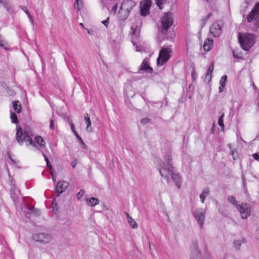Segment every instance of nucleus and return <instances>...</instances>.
I'll use <instances>...</instances> for the list:
<instances>
[{
  "label": "nucleus",
  "instance_id": "26",
  "mask_svg": "<svg viewBox=\"0 0 259 259\" xmlns=\"http://www.w3.org/2000/svg\"><path fill=\"white\" fill-rule=\"evenodd\" d=\"M131 30L132 35L138 36L140 32V27L137 25H132L131 26Z\"/></svg>",
  "mask_w": 259,
  "mask_h": 259
},
{
  "label": "nucleus",
  "instance_id": "42",
  "mask_svg": "<svg viewBox=\"0 0 259 259\" xmlns=\"http://www.w3.org/2000/svg\"><path fill=\"white\" fill-rule=\"evenodd\" d=\"M77 160L76 159H74L72 162H71V165L73 168H74L76 164H77Z\"/></svg>",
  "mask_w": 259,
  "mask_h": 259
},
{
  "label": "nucleus",
  "instance_id": "48",
  "mask_svg": "<svg viewBox=\"0 0 259 259\" xmlns=\"http://www.w3.org/2000/svg\"><path fill=\"white\" fill-rule=\"evenodd\" d=\"M27 16H28V18H29V20H30V22L31 23V24H32V25H34L33 20V19H32V17L31 16L30 14H29V15H27Z\"/></svg>",
  "mask_w": 259,
  "mask_h": 259
},
{
  "label": "nucleus",
  "instance_id": "19",
  "mask_svg": "<svg viewBox=\"0 0 259 259\" xmlns=\"http://www.w3.org/2000/svg\"><path fill=\"white\" fill-rule=\"evenodd\" d=\"M214 68V63L212 62L211 63L210 65L209 66V67L207 71V74L205 76V81L207 82H209L211 80L212 77V73L213 70Z\"/></svg>",
  "mask_w": 259,
  "mask_h": 259
},
{
  "label": "nucleus",
  "instance_id": "39",
  "mask_svg": "<svg viewBox=\"0 0 259 259\" xmlns=\"http://www.w3.org/2000/svg\"><path fill=\"white\" fill-rule=\"evenodd\" d=\"M150 121V119L148 118H143L141 120V123L143 125H145Z\"/></svg>",
  "mask_w": 259,
  "mask_h": 259
},
{
  "label": "nucleus",
  "instance_id": "21",
  "mask_svg": "<svg viewBox=\"0 0 259 259\" xmlns=\"http://www.w3.org/2000/svg\"><path fill=\"white\" fill-rule=\"evenodd\" d=\"M213 47V41L212 39L209 38L206 39L203 45V49L205 51H209Z\"/></svg>",
  "mask_w": 259,
  "mask_h": 259
},
{
  "label": "nucleus",
  "instance_id": "13",
  "mask_svg": "<svg viewBox=\"0 0 259 259\" xmlns=\"http://www.w3.org/2000/svg\"><path fill=\"white\" fill-rule=\"evenodd\" d=\"M191 259H211V256L208 254H204L202 256L198 250L197 247L195 246L191 252Z\"/></svg>",
  "mask_w": 259,
  "mask_h": 259
},
{
  "label": "nucleus",
  "instance_id": "62",
  "mask_svg": "<svg viewBox=\"0 0 259 259\" xmlns=\"http://www.w3.org/2000/svg\"><path fill=\"white\" fill-rule=\"evenodd\" d=\"M55 200V199H54L52 201L53 204H54Z\"/></svg>",
  "mask_w": 259,
  "mask_h": 259
},
{
  "label": "nucleus",
  "instance_id": "15",
  "mask_svg": "<svg viewBox=\"0 0 259 259\" xmlns=\"http://www.w3.org/2000/svg\"><path fill=\"white\" fill-rule=\"evenodd\" d=\"M136 6V3L132 0H124L121 5L122 9L130 12L133 8Z\"/></svg>",
  "mask_w": 259,
  "mask_h": 259
},
{
  "label": "nucleus",
  "instance_id": "47",
  "mask_svg": "<svg viewBox=\"0 0 259 259\" xmlns=\"http://www.w3.org/2000/svg\"><path fill=\"white\" fill-rule=\"evenodd\" d=\"M27 16H28V18H29V20H30V22L31 23V24H32V25H34L33 20V19H32V17L31 16L30 14H29V15H27Z\"/></svg>",
  "mask_w": 259,
  "mask_h": 259
},
{
  "label": "nucleus",
  "instance_id": "41",
  "mask_svg": "<svg viewBox=\"0 0 259 259\" xmlns=\"http://www.w3.org/2000/svg\"><path fill=\"white\" fill-rule=\"evenodd\" d=\"M102 23L107 28L109 24V18L108 17L106 20L102 21Z\"/></svg>",
  "mask_w": 259,
  "mask_h": 259
},
{
  "label": "nucleus",
  "instance_id": "9",
  "mask_svg": "<svg viewBox=\"0 0 259 259\" xmlns=\"http://www.w3.org/2000/svg\"><path fill=\"white\" fill-rule=\"evenodd\" d=\"M150 59L149 58H145L138 69V72L141 73L142 71L152 73L153 72V69L150 66L149 63Z\"/></svg>",
  "mask_w": 259,
  "mask_h": 259
},
{
  "label": "nucleus",
  "instance_id": "45",
  "mask_svg": "<svg viewBox=\"0 0 259 259\" xmlns=\"http://www.w3.org/2000/svg\"><path fill=\"white\" fill-rule=\"evenodd\" d=\"M252 156L254 159L259 161V154L255 153L252 155Z\"/></svg>",
  "mask_w": 259,
  "mask_h": 259
},
{
  "label": "nucleus",
  "instance_id": "63",
  "mask_svg": "<svg viewBox=\"0 0 259 259\" xmlns=\"http://www.w3.org/2000/svg\"><path fill=\"white\" fill-rule=\"evenodd\" d=\"M257 231H258V233H259V230H257Z\"/></svg>",
  "mask_w": 259,
  "mask_h": 259
},
{
  "label": "nucleus",
  "instance_id": "1",
  "mask_svg": "<svg viewBox=\"0 0 259 259\" xmlns=\"http://www.w3.org/2000/svg\"><path fill=\"white\" fill-rule=\"evenodd\" d=\"M16 137L20 145L25 142L27 145L35 147H36L35 143H36L41 149L45 148L46 145V142L40 136H36L34 137L35 142H33L32 138L34 137V134L29 127H25L23 130L21 127L17 126Z\"/></svg>",
  "mask_w": 259,
  "mask_h": 259
},
{
  "label": "nucleus",
  "instance_id": "55",
  "mask_svg": "<svg viewBox=\"0 0 259 259\" xmlns=\"http://www.w3.org/2000/svg\"><path fill=\"white\" fill-rule=\"evenodd\" d=\"M52 178L53 182H55L56 181V178L55 177V176L53 175V174L52 173Z\"/></svg>",
  "mask_w": 259,
  "mask_h": 259
},
{
  "label": "nucleus",
  "instance_id": "58",
  "mask_svg": "<svg viewBox=\"0 0 259 259\" xmlns=\"http://www.w3.org/2000/svg\"><path fill=\"white\" fill-rule=\"evenodd\" d=\"M211 132L212 133H213V132H214V129H213V127H212V128L211 129Z\"/></svg>",
  "mask_w": 259,
  "mask_h": 259
},
{
  "label": "nucleus",
  "instance_id": "6",
  "mask_svg": "<svg viewBox=\"0 0 259 259\" xmlns=\"http://www.w3.org/2000/svg\"><path fill=\"white\" fill-rule=\"evenodd\" d=\"M193 215L202 229L205 219V210L202 208H197L193 212Z\"/></svg>",
  "mask_w": 259,
  "mask_h": 259
},
{
  "label": "nucleus",
  "instance_id": "27",
  "mask_svg": "<svg viewBox=\"0 0 259 259\" xmlns=\"http://www.w3.org/2000/svg\"><path fill=\"white\" fill-rule=\"evenodd\" d=\"M224 114L223 113L219 118L218 119V124L221 127V129L223 130L224 129Z\"/></svg>",
  "mask_w": 259,
  "mask_h": 259
},
{
  "label": "nucleus",
  "instance_id": "16",
  "mask_svg": "<svg viewBox=\"0 0 259 259\" xmlns=\"http://www.w3.org/2000/svg\"><path fill=\"white\" fill-rule=\"evenodd\" d=\"M10 185H11V197L13 199L14 201L17 199V197L20 194V191L18 189H17L15 185L13 183V179H10Z\"/></svg>",
  "mask_w": 259,
  "mask_h": 259
},
{
  "label": "nucleus",
  "instance_id": "43",
  "mask_svg": "<svg viewBox=\"0 0 259 259\" xmlns=\"http://www.w3.org/2000/svg\"><path fill=\"white\" fill-rule=\"evenodd\" d=\"M33 213H35L37 215H39L40 214V212L39 210L35 209L34 208L31 210Z\"/></svg>",
  "mask_w": 259,
  "mask_h": 259
},
{
  "label": "nucleus",
  "instance_id": "30",
  "mask_svg": "<svg viewBox=\"0 0 259 259\" xmlns=\"http://www.w3.org/2000/svg\"><path fill=\"white\" fill-rule=\"evenodd\" d=\"M10 117H11L12 122L13 123H18V119H17V116L16 114L14 112H12L11 113V116H10Z\"/></svg>",
  "mask_w": 259,
  "mask_h": 259
},
{
  "label": "nucleus",
  "instance_id": "11",
  "mask_svg": "<svg viewBox=\"0 0 259 259\" xmlns=\"http://www.w3.org/2000/svg\"><path fill=\"white\" fill-rule=\"evenodd\" d=\"M152 2L151 0H144L140 3L141 14L145 16L149 13V9L151 7Z\"/></svg>",
  "mask_w": 259,
  "mask_h": 259
},
{
  "label": "nucleus",
  "instance_id": "35",
  "mask_svg": "<svg viewBox=\"0 0 259 259\" xmlns=\"http://www.w3.org/2000/svg\"><path fill=\"white\" fill-rule=\"evenodd\" d=\"M227 79V76L226 75L223 76L220 81V84L223 85L225 86Z\"/></svg>",
  "mask_w": 259,
  "mask_h": 259
},
{
  "label": "nucleus",
  "instance_id": "18",
  "mask_svg": "<svg viewBox=\"0 0 259 259\" xmlns=\"http://www.w3.org/2000/svg\"><path fill=\"white\" fill-rule=\"evenodd\" d=\"M130 12L126 11L125 10L122 9V8L120 7L119 10L118 12V17L122 21H124L127 18Z\"/></svg>",
  "mask_w": 259,
  "mask_h": 259
},
{
  "label": "nucleus",
  "instance_id": "51",
  "mask_svg": "<svg viewBox=\"0 0 259 259\" xmlns=\"http://www.w3.org/2000/svg\"><path fill=\"white\" fill-rule=\"evenodd\" d=\"M43 156L45 158V161H46V162L49 163V162H50V161H49V160L48 158L47 157V156L44 153H43Z\"/></svg>",
  "mask_w": 259,
  "mask_h": 259
},
{
  "label": "nucleus",
  "instance_id": "37",
  "mask_svg": "<svg viewBox=\"0 0 259 259\" xmlns=\"http://www.w3.org/2000/svg\"><path fill=\"white\" fill-rule=\"evenodd\" d=\"M84 191L82 190H80V191L76 194V198L78 200H80L84 195Z\"/></svg>",
  "mask_w": 259,
  "mask_h": 259
},
{
  "label": "nucleus",
  "instance_id": "56",
  "mask_svg": "<svg viewBox=\"0 0 259 259\" xmlns=\"http://www.w3.org/2000/svg\"><path fill=\"white\" fill-rule=\"evenodd\" d=\"M117 9V5H115L113 8V10H114V11H115Z\"/></svg>",
  "mask_w": 259,
  "mask_h": 259
},
{
  "label": "nucleus",
  "instance_id": "33",
  "mask_svg": "<svg viewBox=\"0 0 259 259\" xmlns=\"http://www.w3.org/2000/svg\"><path fill=\"white\" fill-rule=\"evenodd\" d=\"M82 0H76L75 4L74 5V7H75V8H76V7L77 6V8H78V10H80L81 7H82Z\"/></svg>",
  "mask_w": 259,
  "mask_h": 259
},
{
  "label": "nucleus",
  "instance_id": "4",
  "mask_svg": "<svg viewBox=\"0 0 259 259\" xmlns=\"http://www.w3.org/2000/svg\"><path fill=\"white\" fill-rule=\"evenodd\" d=\"M174 19L171 13H165L161 19V26L159 28L160 33L165 34L172 25Z\"/></svg>",
  "mask_w": 259,
  "mask_h": 259
},
{
  "label": "nucleus",
  "instance_id": "5",
  "mask_svg": "<svg viewBox=\"0 0 259 259\" xmlns=\"http://www.w3.org/2000/svg\"><path fill=\"white\" fill-rule=\"evenodd\" d=\"M171 55V50L169 48L163 47L159 54L157 59V64L159 66H162L169 59Z\"/></svg>",
  "mask_w": 259,
  "mask_h": 259
},
{
  "label": "nucleus",
  "instance_id": "3",
  "mask_svg": "<svg viewBox=\"0 0 259 259\" xmlns=\"http://www.w3.org/2000/svg\"><path fill=\"white\" fill-rule=\"evenodd\" d=\"M238 40L241 48L245 51L249 50L255 42L254 35L248 33H239Z\"/></svg>",
  "mask_w": 259,
  "mask_h": 259
},
{
  "label": "nucleus",
  "instance_id": "22",
  "mask_svg": "<svg viewBox=\"0 0 259 259\" xmlns=\"http://www.w3.org/2000/svg\"><path fill=\"white\" fill-rule=\"evenodd\" d=\"M127 216V222L130 226L133 229H137L138 227L137 222L129 215L128 213H126Z\"/></svg>",
  "mask_w": 259,
  "mask_h": 259
},
{
  "label": "nucleus",
  "instance_id": "23",
  "mask_svg": "<svg viewBox=\"0 0 259 259\" xmlns=\"http://www.w3.org/2000/svg\"><path fill=\"white\" fill-rule=\"evenodd\" d=\"M13 108L15 112L20 113L22 110V106L18 101H14L12 102Z\"/></svg>",
  "mask_w": 259,
  "mask_h": 259
},
{
  "label": "nucleus",
  "instance_id": "25",
  "mask_svg": "<svg viewBox=\"0 0 259 259\" xmlns=\"http://www.w3.org/2000/svg\"><path fill=\"white\" fill-rule=\"evenodd\" d=\"M209 189L208 188H204L200 195V199L202 203H203L205 200V197L209 194Z\"/></svg>",
  "mask_w": 259,
  "mask_h": 259
},
{
  "label": "nucleus",
  "instance_id": "44",
  "mask_svg": "<svg viewBox=\"0 0 259 259\" xmlns=\"http://www.w3.org/2000/svg\"><path fill=\"white\" fill-rule=\"evenodd\" d=\"M20 8L26 14V15H29V14H30L28 11L26 9L25 7L20 6Z\"/></svg>",
  "mask_w": 259,
  "mask_h": 259
},
{
  "label": "nucleus",
  "instance_id": "28",
  "mask_svg": "<svg viewBox=\"0 0 259 259\" xmlns=\"http://www.w3.org/2000/svg\"><path fill=\"white\" fill-rule=\"evenodd\" d=\"M228 147L231 150L230 154L233 156V159L235 160L237 157V151L234 149L232 148L231 144H229Z\"/></svg>",
  "mask_w": 259,
  "mask_h": 259
},
{
  "label": "nucleus",
  "instance_id": "50",
  "mask_svg": "<svg viewBox=\"0 0 259 259\" xmlns=\"http://www.w3.org/2000/svg\"><path fill=\"white\" fill-rule=\"evenodd\" d=\"M225 85H220L219 87V92L221 93L223 91L224 88H225Z\"/></svg>",
  "mask_w": 259,
  "mask_h": 259
},
{
  "label": "nucleus",
  "instance_id": "40",
  "mask_svg": "<svg viewBox=\"0 0 259 259\" xmlns=\"http://www.w3.org/2000/svg\"><path fill=\"white\" fill-rule=\"evenodd\" d=\"M210 15H211L210 13L208 14V15L205 18H203L202 20V27L204 26V25L205 24V23H206L208 19L209 18V17H210Z\"/></svg>",
  "mask_w": 259,
  "mask_h": 259
},
{
  "label": "nucleus",
  "instance_id": "2",
  "mask_svg": "<svg viewBox=\"0 0 259 259\" xmlns=\"http://www.w3.org/2000/svg\"><path fill=\"white\" fill-rule=\"evenodd\" d=\"M171 155L168 153L165 156L162 164L158 167L159 172L162 177L165 179L168 183L172 180L178 189L181 187V177L178 174L174 172V167L171 162Z\"/></svg>",
  "mask_w": 259,
  "mask_h": 259
},
{
  "label": "nucleus",
  "instance_id": "12",
  "mask_svg": "<svg viewBox=\"0 0 259 259\" xmlns=\"http://www.w3.org/2000/svg\"><path fill=\"white\" fill-rule=\"evenodd\" d=\"M222 28L221 23L217 22L211 26L209 31L214 37H218L222 33Z\"/></svg>",
  "mask_w": 259,
  "mask_h": 259
},
{
  "label": "nucleus",
  "instance_id": "38",
  "mask_svg": "<svg viewBox=\"0 0 259 259\" xmlns=\"http://www.w3.org/2000/svg\"><path fill=\"white\" fill-rule=\"evenodd\" d=\"M164 0H155L157 6L160 9H162V5L163 4Z\"/></svg>",
  "mask_w": 259,
  "mask_h": 259
},
{
  "label": "nucleus",
  "instance_id": "7",
  "mask_svg": "<svg viewBox=\"0 0 259 259\" xmlns=\"http://www.w3.org/2000/svg\"><path fill=\"white\" fill-rule=\"evenodd\" d=\"M247 21H255L256 25L259 27V2L257 3L247 17Z\"/></svg>",
  "mask_w": 259,
  "mask_h": 259
},
{
  "label": "nucleus",
  "instance_id": "60",
  "mask_svg": "<svg viewBox=\"0 0 259 259\" xmlns=\"http://www.w3.org/2000/svg\"><path fill=\"white\" fill-rule=\"evenodd\" d=\"M88 32L89 34H91V31H90L89 30H88Z\"/></svg>",
  "mask_w": 259,
  "mask_h": 259
},
{
  "label": "nucleus",
  "instance_id": "54",
  "mask_svg": "<svg viewBox=\"0 0 259 259\" xmlns=\"http://www.w3.org/2000/svg\"><path fill=\"white\" fill-rule=\"evenodd\" d=\"M74 134L75 135L77 139L79 138L80 136L78 135V134L77 133L76 131H74Z\"/></svg>",
  "mask_w": 259,
  "mask_h": 259
},
{
  "label": "nucleus",
  "instance_id": "20",
  "mask_svg": "<svg viewBox=\"0 0 259 259\" xmlns=\"http://www.w3.org/2000/svg\"><path fill=\"white\" fill-rule=\"evenodd\" d=\"M84 119L87 124L86 131L88 132H92L93 129L91 127V121L90 120V115L88 113H85L84 115Z\"/></svg>",
  "mask_w": 259,
  "mask_h": 259
},
{
  "label": "nucleus",
  "instance_id": "59",
  "mask_svg": "<svg viewBox=\"0 0 259 259\" xmlns=\"http://www.w3.org/2000/svg\"><path fill=\"white\" fill-rule=\"evenodd\" d=\"M78 139L79 140V142H80L81 141H82V139L80 138V137H79V138H78Z\"/></svg>",
  "mask_w": 259,
  "mask_h": 259
},
{
  "label": "nucleus",
  "instance_id": "32",
  "mask_svg": "<svg viewBox=\"0 0 259 259\" xmlns=\"http://www.w3.org/2000/svg\"><path fill=\"white\" fill-rule=\"evenodd\" d=\"M7 42L5 41L4 39H3L2 36L0 35V46L2 48H4L5 49L7 50Z\"/></svg>",
  "mask_w": 259,
  "mask_h": 259
},
{
  "label": "nucleus",
  "instance_id": "57",
  "mask_svg": "<svg viewBox=\"0 0 259 259\" xmlns=\"http://www.w3.org/2000/svg\"><path fill=\"white\" fill-rule=\"evenodd\" d=\"M80 143H81L82 145H83L84 146H85V144H84V143L83 142V141H81L80 142Z\"/></svg>",
  "mask_w": 259,
  "mask_h": 259
},
{
  "label": "nucleus",
  "instance_id": "64",
  "mask_svg": "<svg viewBox=\"0 0 259 259\" xmlns=\"http://www.w3.org/2000/svg\"><path fill=\"white\" fill-rule=\"evenodd\" d=\"M258 108H259V103H258Z\"/></svg>",
  "mask_w": 259,
  "mask_h": 259
},
{
  "label": "nucleus",
  "instance_id": "52",
  "mask_svg": "<svg viewBox=\"0 0 259 259\" xmlns=\"http://www.w3.org/2000/svg\"><path fill=\"white\" fill-rule=\"evenodd\" d=\"M47 165L48 167L50 169L52 168V165H51L50 162H49V163H47Z\"/></svg>",
  "mask_w": 259,
  "mask_h": 259
},
{
  "label": "nucleus",
  "instance_id": "46",
  "mask_svg": "<svg viewBox=\"0 0 259 259\" xmlns=\"http://www.w3.org/2000/svg\"><path fill=\"white\" fill-rule=\"evenodd\" d=\"M50 128L51 130H54V121L53 120H52L50 122Z\"/></svg>",
  "mask_w": 259,
  "mask_h": 259
},
{
  "label": "nucleus",
  "instance_id": "49",
  "mask_svg": "<svg viewBox=\"0 0 259 259\" xmlns=\"http://www.w3.org/2000/svg\"><path fill=\"white\" fill-rule=\"evenodd\" d=\"M27 16H28V18H29V20H30V22L31 23V24H32V25H34L33 20V19H32V17L31 16L30 14H29V15H27Z\"/></svg>",
  "mask_w": 259,
  "mask_h": 259
},
{
  "label": "nucleus",
  "instance_id": "17",
  "mask_svg": "<svg viewBox=\"0 0 259 259\" xmlns=\"http://www.w3.org/2000/svg\"><path fill=\"white\" fill-rule=\"evenodd\" d=\"M0 4H2L3 5L4 7L10 14H13L15 13L13 9V6L12 4H9V1H0Z\"/></svg>",
  "mask_w": 259,
  "mask_h": 259
},
{
  "label": "nucleus",
  "instance_id": "14",
  "mask_svg": "<svg viewBox=\"0 0 259 259\" xmlns=\"http://www.w3.org/2000/svg\"><path fill=\"white\" fill-rule=\"evenodd\" d=\"M68 186L69 184L67 182L63 181H59L56 187L57 197H58L60 194L65 191Z\"/></svg>",
  "mask_w": 259,
  "mask_h": 259
},
{
  "label": "nucleus",
  "instance_id": "10",
  "mask_svg": "<svg viewBox=\"0 0 259 259\" xmlns=\"http://www.w3.org/2000/svg\"><path fill=\"white\" fill-rule=\"evenodd\" d=\"M33 239L37 242H40L43 243L49 242L52 237L50 235L45 233H38L33 235Z\"/></svg>",
  "mask_w": 259,
  "mask_h": 259
},
{
  "label": "nucleus",
  "instance_id": "24",
  "mask_svg": "<svg viewBox=\"0 0 259 259\" xmlns=\"http://www.w3.org/2000/svg\"><path fill=\"white\" fill-rule=\"evenodd\" d=\"M99 203V200L96 198L92 197L90 199H87V204L89 206H95Z\"/></svg>",
  "mask_w": 259,
  "mask_h": 259
},
{
  "label": "nucleus",
  "instance_id": "36",
  "mask_svg": "<svg viewBox=\"0 0 259 259\" xmlns=\"http://www.w3.org/2000/svg\"><path fill=\"white\" fill-rule=\"evenodd\" d=\"M132 42L134 46H136V51L137 52H142L143 51V48L141 47V45L138 46L136 44L135 41L133 40Z\"/></svg>",
  "mask_w": 259,
  "mask_h": 259
},
{
  "label": "nucleus",
  "instance_id": "31",
  "mask_svg": "<svg viewBox=\"0 0 259 259\" xmlns=\"http://www.w3.org/2000/svg\"><path fill=\"white\" fill-rule=\"evenodd\" d=\"M228 201L232 203L233 205L237 207V203L235 197L233 196H229L228 198Z\"/></svg>",
  "mask_w": 259,
  "mask_h": 259
},
{
  "label": "nucleus",
  "instance_id": "8",
  "mask_svg": "<svg viewBox=\"0 0 259 259\" xmlns=\"http://www.w3.org/2000/svg\"><path fill=\"white\" fill-rule=\"evenodd\" d=\"M237 208L240 212L243 219H246L250 214V207L249 204L242 203L237 205Z\"/></svg>",
  "mask_w": 259,
  "mask_h": 259
},
{
  "label": "nucleus",
  "instance_id": "53",
  "mask_svg": "<svg viewBox=\"0 0 259 259\" xmlns=\"http://www.w3.org/2000/svg\"><path fill=\"white\" fill-rule=\"evenodd\" d=\"M71 130L72 131V132L74 133V131H75V128H74V125L73 124L71 123Z\"/></svg>",
  "mask_w": 259,
  "mask_h": 259
},
{
  "label": "nucleus",
  "instance_id": "29",
  "mask_svg": "<svg viewBox=\"0 0 259 259\" xmlns=\"http://www.w3.org/2000/svg\"><path fill=\"white\" fill-rule=\"evenodd\" d=\"M232 53H233V56L234 58H235L236 59H242V56L241 53H240L237 51L234 50V51H233Z\"/></svg>",
  "mask_w": 259,
  "mask_h": 259
},
{
  "label": "nucleus",
  "instance_id": "34",
  "mask_svg": "<svg viewBox=\"0 0 259 259\" xmlns=\"http://www.w3.org/2000/svg\"><path fill=\"white\" fill-rule=\"evenodd\" d=\"M241 243H242V241L241 240H237L234 241L233 244H234V247L236 249H239V247H240Z\"/></svg>",
  "mask_w": 259,
  "mask_h": 259
},
{
  "label": "nucleus",
  "instance_id": "61",
  "mask_svg": "<svg viewBox=\"0 0 259 259\" xmlns=\"http://www.w3.org/2000/svg\"><path fill=\"white\" fill-rule=\"evenodd\" d=\"M253 87H254V89H256L255 85L254 84H253Z\"/></svg>",
  "mask_w": 259,
  "mask_h": 259
}]
</instances>
